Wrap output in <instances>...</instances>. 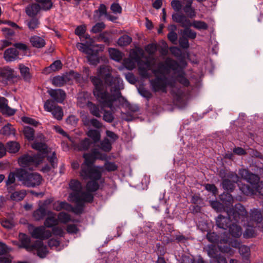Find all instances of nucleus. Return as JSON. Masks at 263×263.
Returning a JSON list of instances; mask_svg holds the SVG:
<instances>
[{
	"label": "nucleus",
	"instance_id": "f257e3e1",
	"mask_svg": "<svg viewBox=\"0 0 263 263\" xmlns=\"http://www.w3.org/2000/svg\"><path fill=\"white\" fill-rule=\"evenodd\" d=\"M91 83L94 86L93 95L102 104L103 106L111 108L113 103L119 99L121 96L120 83H116L112 86H110V91L113 92L110 94L106 90H104V83L103 80L97 77H90Z\"/></svg>",
	"mask_w": 263,
	"mask_h": 263
},
{
	"label": "nucleus",
	"instance_id": "f03ea898",
	"mask_svg": "<svg viewBox=\"0 0 263 263\" xmlns=\"http://www.w3.org/2000/svg\"><path fill=\"white\" fill-rule=\"evenodd\" d=\"M179 67V63L171 58H167L164 63H160L158 68L154 70L156 78L151 81L153 90L155 92L160 90L165 92L167 78L165 76V74H168L171 72V70H178Z\"/></svg>",
	"mask_w": 263,
	"mask_h": 263
},
{
	"label": "nucleus",
	"instance_id": "7ed1b4c3",
	"mask_svg": "<svg viewBox=\"0 0 263 263\" xmlns=\"http://www.w3.org/2000/svg\"><path fill=\"white\" fill-rule=\"evenodd\" d=\"M243 179L249 184H243L240 190L246 196L257 195L263 196V181H260V177L257 174L251 172L249 170H243L240 173Z\"/></svg>",
	"mask_w": 263,
	"mask_h": 263
},
{
	"label": "nucleus",
	"instance_id": "20e7f679",
	"mask_svg": "<svg viewBox=\"0 0 263 263\" xmlns=\"http://www.w3.org/2000/svg\"><path fill=\"white\" fill-rule=\"evenodd\" d=\"M31 147L37 151V154L30 156L25 154L20 156L17 160L18 164L21 168H25L32 164H34L36 166L42 163L46 156L43 154L48 155L49 153L48 146L47 144L43 143H33L31 145Z\"/></svg>",
	"mask_w": 263,
	"mask_h": 263
},
{
	"label": "nucleus",
	"instance_id": "39448f33",
	"mask_svg": "<svg viewBox=\"0 0 263 263\" xmlns=\"http://www.w3.org/2000/svg\"><path fill=\"white\" fill-rule=\"evenodd\" d=\"M20 172L18 174V180L27 187H34L41 184L42 176L38 173L28 171L26 168H20Z\"/></svg>",
	"mask_w": 263,
	"mask_h": 263
},
{
	"label": "nucleus",
	"instance_id": "423d86ee",
	"mask_svg": "<svg viewBox=\"0 0 263 263\" xmlns=\"http://www.w3.org/2000/svg\"><path fill=\"white\" fill-rule=\"evenodd\" d=\"M219 200H210V205L217 212H227L233 206L234 198L231 194L224 192L219 195Z\"/></svg>",
	"mask_w": 263,
	"mask_h": 263
},
{
	"label": "nucleus",
	"instance_id": "0eeeda50",
	"mask_svg": "<svg viewBox=\"0 0 263 263\" xmlns=\"http://www.w3.org/2000/svg\"><path fill=\"white\" fill-rule=\"evenodd\" d=\"M112 69L109 66L106 65L100 66L97 69V76L103 82L104 85L107 86H112L114 84L120 83L121 79L119 76L114 77L111 73Z\"/></svg>",
	"mask_w": 263,
	"mask_h": 263
},
{
	"label": "nucleus",
	"instance_id": "6e6552de",
	"mask_svg": "<svg viewBox=\"0 0 263 263\" xmlns=\"http://www.w3.org/2000/svg\"><path fill=\"white\" fill-rule=\"evenodd\" d=\"M226 215L229 216L232 221L235 222H239V220L245 221L248 217V212L245 206L240 203L235 204L229 209L226 212Z\"/></svg>",
	"mask_w": 263,
	"mask_h": 263
},
{
	"label": "nucleus",
	"instance_id": "1a4fd4ad",
	"mask_svg": "<svg viewBox=\"0 0 263 263\" xmlns=\"http://www.w3.org/2000/svg\"><path fill=\"white\" fill-rule=\"evenodd\" d=\"M206 238L209 242L217 244L218 248L221 252L228 253L231 250L230 247L227 246V243L229 242V237L227 236L224 235L223 237H220L215 232H208Z\"/></svg>",
	"mask_w": 263,
	"mask_h": 263
},
{
	"label": "nucleus",
	"instance_id": "9d476101",
	"mask_svg": "<svg viewBox=\"0 0 263 263\" xmlns=\"http://www.w3.org/2000/svg\"><path fill=\"white\" fill-rule=\"evenodd\" d=\"M20 78V76L16 75L13 69L9 66H5L0 68V82L5 85L9 84H14L17 82L15 80Z\"/></svg>",
	"mask_w": 263,
	"mask_h": 263
},
{
	"label": "nucleus",
	"instance_id": "9b49d317",
	"mask_svg": "<svg viewBox=\"0 0 263 263\" xmlns=\"http://www.w3.org/2000/svg\"><path fill=\"white\" fill-rule=\"evenodd\" d=\"M101 167L99 166H95L81 169L80 175L84 179L99 181L101 179L102 173L100 170Z\"/></svg>",
	"mask_w": 263,
	"mask_h": 263
},
{
	"label": "nucleus",
	"instance_id": "f8f14e48",
	"mask_svg": "<svg viewBox=\"0 0 263 263\" xmlns=\"http://www.w3.org/2000/svg\"><path fill=\"white\" fill-rule=\"evenodd\" d=\"M249 223L255 226L257 229L263 232V214L260 209H253L251 210Z\"/></svg>",
	"mask_w": 263,
	"mask_h": 263
},
{
	"label": "nucleus",
	"instance_id": "ddd939ff",
	"mask_svg": "<svg viewBox=\"0 0 263 263\" xmlns=\"http://www.w3.org/2000/svg\"><path fill=\"white\" fill-rule=\"evenodd\" d=\"M69 188L73 192L69 194V197L73 198L74 201H79L82 200L81 196L80 193L82 190V184L78 180L72 179L69 183Z\"/></svg>",
	"mask_w": 263,
	"mask_h": 263
},
{
	"label": "nucleus",
	"instance_id": "4468645a",
	"mask_svg": "<svg viewBox=\"0 0 263 263\" xmlns=\"http://www.w3.org/2000/svg\"><path fill=\"white\" fill-rule=\"evenodd\" d=\"M170 50L171 53L179 61L178 69L185 68L187 65V63L185 60V53H182L180 48L176 46L171 47Z\"/></svg>",
	"mask_w": 263,
	"mask_h": 263
},
{
	"label": "nucleus",
	"instance_id": "2eb2a0df",
	"mask_svg": "<svg viewBox=\"0 0 263 263\" xmlns=\"http://www.w3.org/2000/svg\"><path fill=\"white\" fill-rule=\"evenodd\" d=\"M238 222H235L234 221L231 222L228 228H229V233L226 232L223 233L225 236H232L234 238H239L242 233L241 228L237 224Z\"/></svg>",
	"mask_w": 263,
	"mask_h": 263
},
{
	"label": "nucleus",
	"instance_id": "dca6fc26",
	"mask_svg": "<svg viewBox=\"0 0 263 263\" xmlns=\"http://www.w3.org/2000/svg\"><path fill=\"white\" fill-rule=\"evenodd\" d=\"M8 100L3 97H0V112L6 116L14 115L16 110L9 107L8 105Z\"/></svg>",
	"mask_w": 263,
	"mask_h": 263
},
{
	"label": "nucleus",
	"instance_id": "f3484780",
	"mask_svg": "<svg viewBox=\"0 0 263 263\" xmlns=\"http://www.w3.org/2000/svg\"><path fill=\"white\" fill-rule=\"evenodd\" d=\"M48 93L53 99L58 103H62L66 98V93L62 89L48 90Z\"/></svg>",
	"mask_w": 263,
	"mask_h": 263
},
{
	"label": "nucleus",
	"instance_id": "a211bd4d",
	"mask_svg": "<svg viewBox=\"0 0 263 263\" xmlns=\"http://www.w3.org/2000/svg\"><path fill=\"white\" fill-rule=\"evenodd\" d=\"M232 220L229 216L219 214L216 219V225L220 229L227 230Z\"/></svg>",
	"mask_w": 263,
	"mask_h": 263
},
{
	"label": "nucleus",
	"instance_id": "6ab92c4d",
	"mask_svg": "<svg viewBox=\"0 0 263 263\" xmlns=\"http://www.w3.org/2000/svg\"><path fill=\"white\" fill-rule=\"evenodd\" d=\"M42 3H32L29 5L25 10L26 13L29 16H36L40 10H43Z\"/></svg>",
	"mask_w": 263,
	"mask_h": 263
},
{
	"label": "nucleus",
	"instance_id": "aec40b11",
	"mask_svg": "<svg viewBox=\"0 0 263 263\" xmlns=\"http://www.w3.org/2000/svg\"><path fill=\"white\" fill-rule=\"evenodd\" d=\"M83 157L84 158V161L81 164V169H83V168H86L95 166L93 165V164L96 160L97 159V158L94 156V154L91 151V153L84 154Z\"/></svg>",
	"mask_w": 263,
	"mask_h": 263
},
{
	"label": "nucleus",
	"instance_id": "412c9836",
	"mask_svg": "<svg viewBox=\"0 0 263 263\" xmlns=\"http://www.w3.org/2000/svg\"><path fill=\"white\" fill-rule=\"evenodd\" d=\"M19 51L14 48L7 49L4 52V58L7 62L13 61L18 58Z\"/></svg>",
	"mask_w": 263,
	"mask_h": 263
},
{
	"label": "nucleus",
	"instance_id": "4be33fe9",
	"mask_svg": "<svg viewBox=\"0 0 263 263\" xmlns=\"http://www.w3.org/2000/svg\"><path fill=\"white\" fill-rule=\"evenodd\" d=\"M44 225L46 228H50L58 224V220L56 218V213L51 211H48V213Z\"/></svg>",
	"mask_w": 263,
	"mask_h": 263
},
{
	"label": "nucleus",
	"instance_id": "5701e85b",
	"mask_svg": "<svg viewBox=\"0 0 263 263\" xmlns=\"http://www.w3.org/2000/svg\"><path fill=\"white\" fill-rule=\"evenodd\" d=\"M63 76L66 81V83L74 79L76 82L80 83L82 81L81 74L73 70H70L63 73Z\"/></svg>",
	"mask_w": 263,
	"mask_h": 263
},
{
	"label": "nucleus",
	"instance_id": "b1692460",
	"mask_svg": "<svg viewBox=\"0 0 263 263\" xmlns=\"http://www.w3.org/2000/svg\"><path fill=\"white\" fill-rule=\"evenodd\" d=\"M63 64L60 60L54 61L49 66L44 68L43 73L45 74H49L53 71H59L62 69Z\"/></svg>",
	"mask_w": 263,
	"mask_h": 263
},
{
	"label": "nucleus",
	"instance_id": "393cba45",
	"mask_svg": "<svg viewBox=\"0 0 263 263\" xmlns=\"http://www.w3.org/2000/svg\"><path fill=\"white\" fill-rule=\"evenodd\" d=\"M48 210L39 206L38 209L33 211L32 217L35 221H40L43 219L47 215Z\"/></svg>",
	"mask_w": 263,
	"mask_h": 263
},
{
	"label": "nucleus",
	"instance_id": "a878e982",
	"mask_svg": "<svg viewBox=\"0 0 263 263\" xmlns=\"http://www.w3.org/2000/svg\"><path fill=\"white\" fill-rule=\"evenodd\" d=\"M71 208L72 205L66 201L58 200L53 204V209L56 211H60L62 209L70 211V209Z\"/></svg>",
	"mask_w": 263,
	"mask_h": 263
},
{
	"label": "nucleus",
	"instance_id": "bb28decb",
	"mask_svg": "<svg viewBox=\"0 0 263 263\" xmlns=\"http://www.w3.org/2000/svg\"><path fill=\"white\" fill-rule=\"evenodd\" d=\"M30 42L33 47L41 48L45 46L46 45L45 41L42 37L34 35L30 38Z\"/></svg>",
	"mask_w": 263,
	"mask_h": 263
},
{
	"label": "nucleus",
	"instance_id": "cd10ccee",
	"mask_svg": "<svg viewBox=\"0 0 263 263\" xmlns=\"http://www.w3.org/2000/svg\"><path fill=\"white\" fill-rule=\"evenodd\" d=\"M237 182H234L231 181L229 179H223L222 180L221 185L222 188L227 191L226 193H230L233 192L235 189V183Z\"/></svg>",
	"mask_w": 263,
	"mask_h": 263
},
{
	"label": "nucleus",
	"instance_id": "c85d7f7f",
	"mask_svg": "<svg viewBox=\"0 0 263 263\" xmlns=\"http://www.w3.org/2000/svg\"><path fill=\"white\" fill-rule=\"evenodd\" d=\"M255 226L251 223H249L245 232L243 233V236L245 238H254L257 236V232L255 230Z\"/></svg>",
	"mask_w": 263,
	"mask_h": 263
},
{
	"label": "nucleus",
	"instance_id": "c756f323",
	"mask_svg": "<svg viewBox=\"0 0 263 263\" xmlns=\"http://www.w3.org/2000/svg\"><path fill=\"white\" fill-rule=\"evenodd\" d=\"M18 237L21 243L20 247L28 250L31 241L30 237L23 233H20Z\"/></svg>",
	"mask_w": 263,
	"mask_h": 263
},
{
	"label": "nucleus",
	"instance_id": "7c9ffc66",
	"mask_svg": "<svg viewBox=\"0 0 263 263\" xmlns=\"http://www.w3.org/2000/svg\"><path fill=\"white\" fill-rule=\"evenodd\" d=\"M7 151L10 153H16L18 152L20 148V144L13 141L8 142L6 144Z\"/></svg>",
	"mask_w": 263,
	"mask_h": 263
},
{
	"label": "nucleus",
	"instance_id": "2f4dec72",
	"mask_svg": "<svg viewBox=\"0 0 263 263\" xmlns=\"http://www.w3.org/2000/svg\"><path fill=\"white\" fill-rule=\"evenodd\" d=\"M108 52L110 58L117 62H120L122 58V53L118 49L113 48H109Z\"/></svg>",
	"mask_w": 263,
	"mask_h": 263
},
{
	"label": "nucleus",
	"instance_id": "473e14b6",
	"mask_svg": "<svg viewBox=\"0 0 263 263\" xmlns=\"http://www.w3.org/2000/svg\"><path fill=\"white\" fill-rule=\"evenodd\" d=\"M20 73L23 79L26 82H29L31 78L29 68L23 64L20 65Z\"/></svg>",
	"mask_w": 263,
	"mask_h": 263
},
{
	"label": "nucleus",
	"instance_id": "72a5a7b5",
	"mask_svg": "<svg viewBox=\"0 0 263 263\" xmlns=\"http://www.w3.org/2000/svg\"><path fill=\"white\" fill-rule=\"evenodd\" d=\"M86 135L93 140V143H98L100 140L101 134L97 129H90L86 133Z\"/></svg>",
	"mask_w": 263,
	"mask_h": 263
},
{
	"label": "nucleus",
	"instance_id": "f704fd0d",
	"mask_svg": "<svg viewBox=\"0 0 263 263\" xmlns=\"http://www.w3.org/2000/svg\"><path fill=\"white\" fill-rule=\"evenodd\" d=\"M23 133L25 138L28 141H32L34 139V129L28 126H26L24 127Z\"/></svg>",
	"mask_w": 263,
	"mask_h": 263
},
{
	"label": "nucleus",
	"instance_id": "c9c22d12",
	"mask_svg": "<svg viewBox=\"0 0 263 263\" xmlns=\"http://www.w3.org/2000/svg\"><path fill=\"white\" fill-rule=\"evenodd\" d=\"M97 180H89L87 182L86 186V191L88 192H95L98 191L100 185Z\"/></svg>",
	"mask_w": 263,
	"mask_h": 263
},
{
	"label": "nucleus",
	"instance_id": "e433bc0d",
	"mask_svg": "<svg viewBox=\"0 0 263 263\" xmlns=\"http://www.w3.org/2000/svg\"><path fill=\"white\" fill-rule=\"evenodd\" d=\"M93 142L88 138H85L82 140L78 145V148L79 151H87L90 148Z\"/></svg>",
	"mask_w": 263,
	"mask_h": 263
},
{
	"label": "nucleus",
	"instance_id": "4c0bfd02",
	"mask_svg": "<svg viewBox=\"0 0 263 263\" xmlns=\"http://www.w3.org/2000/svg\"><path fill=\"white\" fill-rule=\"evenodd\" d=\"M12 125L10 123H7L0 130V134L6 136H9L12 135H15L16 130L14 128H11Z\"/></svg>",
	"mask_w": 263,
	"mask_h": 263
},
{
	"label": "nucleus",
	"instance_id": "58836bf2",
	"mask_svg": "<svg viewBox=\"0 0 263 263\" xmlns=\"http://www.w3.org/2000/svg\"><path fill=\"white\" fill-rule=\"evenodd\" d=\"M132 42V38L127 34H124L119 38L117 44L119 46L124 47L128 46Z\"/></svg>",
	"mask_w": 263,
	"mask_h": 263
},
{
	"label": "nucleus",
	"instance_id": "ea45409f",
	"mask_svg": "<svg viewBox=\"0 0 263 263\" xmlns=\"http://www.w3.org/2000/svg\"><path fill=\"white\" fill-rule=\"evenodd\" d=\"M52 84L56 87H62L66 84V81L63 76H56L53 77L51 80Z\"/></svg>",
	"mask_w": 263,
	"mask_h": 263
},
{
	"label": "nucleus",
	"instance_id": "a19ab883",
	"mask_svg": "<svg viewBox=\"0 0 263 263\" xmlns=\"http://www.w3.org/2000/svg\"><path fill=\"white\" fill-rule=\"evenodd\" d=\"M26 192L25 190L20 191H15L12 193L10 196V198L13 201H22L26 196Z\"/></svg>",
	"mask_w": 263,
	"mask_h": 263
},
{
	"label": "nucleus",
	"instance_id": "79ce46f5",
	"mask_svg": "<svg viewBox=\"0 0 263 263\" xmlns=\"http://www.w3.org/2000/svg\"><path fill=\"white\" fill-rule=\"evenodd\" d=\"M243 170H247L246 168H240L238 171V174H237L235 172H228L227 173V178L231 179V181L234 182H238L240 181V179H243V178L240 174L241 171Z\"/></svg>",
	"mask_w": 263,
	"mask_h": 263
},
{
	"label": "nucleus",
	"instance_id": "37998d69",
	"mask_svg": "<svg viewBox=\"0 0 263 263\" xmlns=\"http://www.w3.org/2000/svg\"><path fill=\"white\" fill-rule=\"evenodd\" d=\"M239 252L244 260H249L250 257V249L246 245H241Z\"/></svg>",
	"mask_w": 263,
	"mask_h": 263
},
{
	"label": "nucleus",
	"instance_id": "c03bdc74",
	"mask_svg": "<svg viewBox=\"0 0 263 263\" xmlns=\"http://www.w3.org/2000/svg\"><path fill=\"white\" fill-rule=\"evenodd\" d=\"M87 106L89 108L90 112L96 117L100 118V110L98 105L91 101H88L87 103Z\"/></svg>",
	"mask_w": 263,
	"mask_h": 263
},
{
	"label": "nucleus",
	"instance_id": "a18cd8bd",
	"mask_svg": "<svg viewBox=\"0 0 263 263\" xmlns=\"http://www.w3.org/2000/svg\"><path fill=\"white\" fill-rule=\"evenodd\" d=\"M20 172V170L19 168H16L15 172H11L8 176V179L6 181V184L7 186H9L12 184H14L15 181V177L18 179V174Z\"/></svg>",
	"mask_w": 263,
	"mask_h": 263
},
{
	"label": "nucleus",
	"instance_id": "49530a36",
	"mask_svg": "<svg viewBox=\"0 0 263 263\" xmlns=\"http://www.w3.org/2000/svg\"><path fill=\"white\" fill-rule=\"evenodd\" d=\"M30 20L26 21L27 25L30 30L32 31L39 27L40 21L36 16H31Z\"/></svg>",
	"mask_w": 263,
	"mask_h": 263
},
{
	"label": "nucleus",
	"instance_id": "de8ad7c7",
	"mask_svg": "<svg viewBox=\"0 0 263 263\" xmlns=\"http://www.w3.org/2000/svg\"><path fill=\"white\" fill-rule=\"evenodd\" d=\"M92 192H83L82 193V200H79V201H76V202H84L87 203H92L93 201L94 196L91 193Z\"/></svg>",
	"mask_w": 263,
	"mask_h": 263
},
{
	"label": "nucleus",
	"instance_id": "09e8293b",
	"mask_svg": "<svg viewBox=\"0 0 263 263\" xmlns=\"http://www.w3.org/2000/svg\"><path fill=\"white\" fill-rule=\"evenodd\" d=\"M100 144L101 148L103 151L105 152H109L111 150V143L107 137L103 139V140L101 142Z\"/></svg>",
	"mask_w": 263,
	"mask_h": 263
},
{
	"label": "nucleus",
	"instance_id": "8fccbe9b",
	"mask_svg": "<svg viewBox=\"0 0 263 263\" xmlns=\"http://www.w3.org/2000/svg\"><path fill=\"white\" fill-rule=\"evenodd\" d=\"M57 219L58 220V222H60L63 223H66L71 220L70 215L64 212H60Z\"/></svg>",
	"mask_w": 263,
	"mask_h": 263
},
{
	"label": "nucleus",
	"instance_id": "3c124183",
	"mask_svg": "<svg viewBox=\"0 0 263 263\" xmlns=\"http://www.w3.org/2000/svg\"><path fill=\"white\" fill-rule=\"evenodd\" d=\"M52 114L58 120H61L63 116V111L62 107L58 105L55 106L52 111Z\"/></svg>",
	"mask_w": 263,
	"mask_h": 263
},
{
	"label": "nucleus",
	"instance_id": "603ef678",
	"mask_svg": "<svg viewBox=\"0 0 263 263\" xmlns=\"http://www.w3.org/2000/svg\"><path fill=\"white\" fill-rule=\"evenodd\" d=\"M44 233V229L43 228L41 227H36L31 233V236L33 238L42 239Z\"/></svg>",
	"mask_w": 263,
	"mask_h": 263
},
{
	"label": "nucleus",
	"instance_id": "864d4df0",
	"mask_svg": "<svg viewBox=\"0 0 263 263\" xmlns=\"http://www.w3.org/2000/svg\"><path fill=\"white\" fill-rule=\"evenodd\" d=\"M193 0H186V5L183 8L185 12H187V10L190 9L191 13L190 14V18H193L196 16L195 9L192 7Z\"/></svg>",
	"mask_w": 263,
	"mask_h": 263
},
{
	"label": "nucleus",
	"instance_id": "5fc2aeb1",
	"mask_svg": "<svg viewBox=\"0 0 263 263\" xmlns=\"http://www.w3.org/2000/svg\"><path fill=\"white\" fill-rule=\"evenodd\" d=\"M35 1L38 3H42L43 10L48 11L50 10L53 6L52 0H35Z\"/></svg>",
	"mask_w": 263,
	"mask_h": 263
},
{
	"label": "nucleus",
	"instance_id": "6e6d98bb",
	"mask_svg": "<svg viewBox=\"0 0 263 263\" xmlns=\"http://www.w3.org/2000/svg\"><path fill=\"white\" fill-rule=\"evenodd\" d=\"M139 55L143 56V51L142 49L140 47H136V49H132L130 52V57L132 59L134 60H138L139 58Z\"/></svg>",
	"mask_w": 263,
	"mask_h": 263
},
{
	"label": "nucleus",
	"instance_id": "4d7b16f0",
	"mask_svg": "<svg viewBox=\"0 0 263 263\" xmlns=\"http://www.w3.org/2000/svg\"><path fill=\"white\" fill-rule=\"evenodd\" d=\"M181 263H204V261L201 256H199L197 261H195L193 258L185 255L183 257Z\"/></svg>",
	"mask_w": 263,
	"mask_h": 263
},
{
	"label": "nucleus",
	"instance_id": "13d9d810",
	"mask_svg": "<svg viewBox=\"0 0 263 263\" xmlns=\"http://www.w3.org/2000/svg\"><path fill=\"white\" fill-rule=\"evenodd\" d=\"M193 26L198 30H207L209 27L208 25L202 21H194L193 22Z\"/></svg>",
	"mask_w": 263,
	"mask_h": 263
},
{
	"label": "nucleus",
	"instance_id": "bf43d9fd",
	"mask_svg": "<svg viewBox=\"0 0 263 263\" xmlns=\"http://www.w3.org/2000/svg\"><path fill=\"white\" fill-rule=\"evenodd\" d=\"M139 93L144 98H145L147 100L151 98L153 96L152 93L143 86L139 87L138 88Z\"/></svg>",
	"mask_w": 263,
	"mask_h": 263
},
{
	"label": "nucleus",
	"instance_id": "052dcab7",
	"mask_svg": "<svg viewBox=\"0 0 263 263\" xmlns=\"http://www.w3.org/2000/svg\"><path fill=\"white\" fill-rule=\"evenodd\" d=\"M158 45L155 43H150L145 47V50L149 55H153L157 50Z\"/></svg>",
	"mask_w": 263,
	"mask_h": 263
},
{
	"label": "nucleus",
	"instance_id": "680f3d73",
	"mask_svg": "<svg viewBox=\"0 0 263 263\" xmlns=\"http://www.w3.org/2000/svg\"><path fill=\"white\" fill-rule=\"evenodd\" d=\"M179 44L180 47L183 49H187L190 47L189 40L186 36L182 34V36L179 39Z\"/></svg>",
	"mask_w": 263,
	"mask_h": 263
},
{
	"label": "nucleus",
	"instance_id": "e2e57ef3",
	"mask_svg": "<svg viewBox=\"0 0 263 263\" xmlns=\"http://www.w3.org/2000/svg\"><path fill=\"white\" fill-rule=\"evenodd\" d=\"M86 58L89 64L94 66H97L101 61V58H99V57H93L92 54L87 55Z\"/></svg>",
	"mask_w": 263,
	"mask_h": 263
},
{
	"label": "nucleus",
	"instance_id": "0e129e2a",
	"mask_svg": "<svg viewBox=\"0 0 263 263\" xmlns=\"http://www.w3.org/2000/svg\"><path fill=\"white\" fill-rule=\"evenodd\" d=\"M76 207L70 209V211H72L77 215H80L84 212V204L83 202H77Z\"/></svg>",
	"mask_w": 263,
	"mask_h": 263
},
{
	"label": "nucleus",
	"instance_id": "69168bd1",
	"mask_svg": "<svg viewBox=\"0 0 263 263\" xmlns=\"http://www.w3.org/2000/svg\"><path fill=\"white\" fill-rule=\"evenodd\" d=\"M21 120L25 123L33 125L34 127H37L40 124L39 121L28 117L23 116L21 118Z\"/></svg>",
	"mask_w": 263,
	"mask_h": 263
},
{
	"label": "nucleus",
	"instance_id": "338daca9",
	"mask_svg": "<svg viewBox=\"0 0 263 263\" xmlns=\"http://www.w3.org/2000/svg\"><path fill=\"white\" fill-rule=\"evenodd\" d=\"M4 36L8 40H12V37L15 35V32L10 28L4 27L2 29Z\"/></svg>",
	"mask_w": 263,
	"mask_h": 263
},
{
	"label": "nucleus",
	"instance_id": "774afa93",
	"mask_svg": "<svg viewBox=\"0 0 263 263\" xmlns=\"http://www.w3.org/2000/svg\"><path fill=\"white\" fill-rule=\"evenodd\" d=\"M182 34L191 39H195L196 37L197 33L195 31H193L190 28H185L182 32Z\"/></svg>",
	"mask_w": 263,
	"mask_h": 263
}]
</instances>
